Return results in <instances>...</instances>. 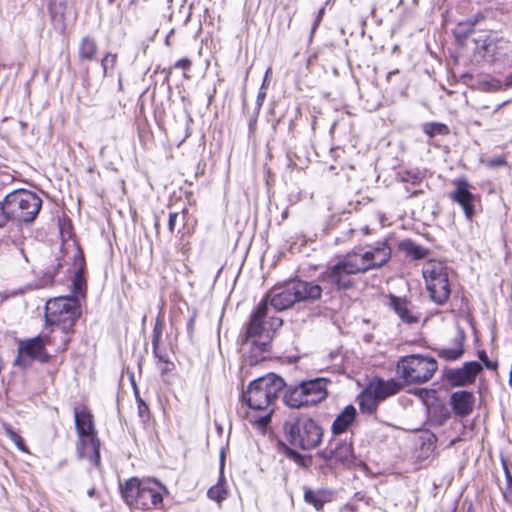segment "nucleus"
<instances>
[{"mask_svg":"<svg viewBox=\"0 0 512 512\" xmlns=\"http://www.w3.org/2000/svg\"><path fill=\"white\" fill-rule=\"evenodd\" d=\"M390 258L391 248L386 241L377 242L367 249L357 248L347 253L335 264L328 266L319 275V280L325 284V289L349 290L356 284L355 275L380 268Z\"/></svg>","mask_w":512,"mask_h":512,"instance_id":"f257e3e1","label":"nucleus"},{"mask_svg":"<svg viewBox=\"0 0 512 512\" xmlns=\"http://www.w3.org/2000/svg\"><path fill=\"white\" fill-rule=\"evenodd\" d=\"M266 303H259L252 312L243 332L239 335V343L244 353V358L253 366L266 359L269 353L273 332L282 325L280 318H273L268 324Z\"/></svg>","mask_w":512,"mask_h":512,"instance_id":"f03ea898","label":"nucleus"},{"mask_svg":"<svg viewBox=\"0 0 512 512\" xmlns=\"http://www.w3.org/2000/svg\"><path fill=\"white\" fill-rule=\"evenodd\" d=\"M284 380L274 373H269L252 381L242 394V401L253 410L264 411L256 423L266 427L271 421L273 406L279 393L284 389Z\"/></svg>","mask_w":512,"mask_h":512,"instance_id":"7ed1b4c3","label":"nucleus"},{"mask_svg":"<svg viewBox=\"0 0 512 512\" xmlns=\"http://www.w3.org/2000/svg\"><path fill=\"white\" fill-rule=\"evenodd\" d=\"M81 315L78 300L71 296H62L47 301L45 306L46 324L52 326V334L61 333L57 350H66L70 342L69 334L73 332L75 322Z\"/></svg>","mask_w":512,"mask_h":512,"instance_id":"20e7f679","label":"nucleus"},{"mask_svg":"<svg viewBox=\"0 0 512 512\" xmlns=\"http://www.w3.org/2000/svg\"><path fill=\"white\" fill-rule=\"evenodd\" d=\"M284 388L283 402L294 409L316 405L328 395L327 380L324 378L303 381L298 385H285Z\"/></svg>","mask_w":512,"mask_h":512,"instance_id":"39448f33","label":"nucleus"},{"mask_svg":"<svg viewBox=\"0 0 512 512\" xmlns=\"http://www.w3.org/2000/svg\"><path fill=\"white\" fill-rule=\"evenodd\" d=\"M74 420L78 435V456L98 466L100 463V441L94 428L93 416L87 410L75 409Z\"/></svg>","mask_w":512,"mask_h":512,"instance_id":"423d86ee","label":"nucleus"},{"mask_svg":"<svg viewBox=\"0 0 512 512\" xmlns=\"http://www.w3.org/2000/svg\"><path fill=\"white\" fill-rule=\"evenodd\" d=\"M284 430L289 443L302 450L316 448L322 441L323 430L312 418L299 417L287 421Z\"/></svg>","mask_w":512,"mask_h":512,"instance_id":"0eeeda50","label":"nucleus"},{"mask_svg":"<svg viewBox=\"0 0 512 512\" xmlns=\"http://www.w3.org/2000/svg\"><path fill=\"white\" fill-rule=\"evenodd\" d=\"M8 220L17 222H32L39 213L42 200L34 192L15 190L4 199Z\"/></svg>","mask_w":512,"mask_h":512,"instance_id":"6e6552de","label":"nucleus"},{"mask_svg":"<svg viewBox=\"0 0 512 512\" xmlns=\"http://www.w3.org/2000/svg\"><path fill=\"white\" fill-rule=\"evenodd\" d=\"M422 274L431 300L437 305L446 303L451 293L446 264L439 260H429L424 264Z\"/></svg>","mask_w":512,"mask_h":512,"instance_id":"1a4fd4ad","label":"nucleus"},{"mask_svg":"<svg viewBox=\"0 0 512 512\" xmlns=\"http://www.w3.org/2000/svg\"><path fill=\"white\" fill-rule=\"evenodd\" d=\"M438 369L434 358L421 355L402 357L397 363V373L406 383H424L430 380Z\"/></svg>","mask_w":512,"mask_h":512,"instance_id":"9d476101","label":"nucleus"},{"mask_svg":"<svg viewBox=\"0 0 512 512\" xmlns=\"http://www.w3.org/2000/svg\"><path fill=\"white\" fill-rule=\"evenodd\" d=\"M318 455L325 461L350 466L355 461L352 439L332 437Z\"/></svg>","mask_w":512,"mask_h":512,"instance_id":"9b49d317","label":"nucleus"},{"mask_svg":"<svg viewBox=\"0 0 512 512\" xmlns=\"http://www.w3.org/2000/svg\"><path fill=\"white\" fill-rule=\"evenodd\" d=\"M297 302L292 280L272 287L260 303H266V310L270 304L275 310L289 309Z\"/></svg>","mask_w":512,"mask_h":512,"instance_id":"f8f14e48","label":"nucleus"},{"mask_svg":"<svg viewBox=\"0 0 512 512\" xmlns=\"http://www.w3.org/2000/svg\"><path fill=\"white\" fill-rule=\"evenodd\" d=\"M51 344L55 345L57 348L59 341H56L55 336L41 334L36 337L21 341L19 344V349L22 353L33 359H37L41 362H47L50 356L46 352L45 347Z\"/></svg>","mask_w":512,"mask_h":512,"instance_id":"ddd939ff","label":"nucleus"},{"mask_svg":"<svg viewBox=\"0 0 512 512\" xmlns=\"http://www.w3.org/2000/svg\"><path fill=\"white\" fill-rule=\"evenodd\" d=\"M453 185L455 186L454 191L449 194V198L458 203L468 220H472L475 210H474V202L476 200V196L470 191V184L466 178H457L453 181Z\"/></svg>","mask_w":512,"mask_h":512,"instance_id":"4468645a","label":"nucleus"},{"mask_svg":"<svg viewBox=\"0 0 512 512\" xmlns=\"http://www.w3.org/2000/svg\"><path fill=\"white\" fill-rule=\"evenodd\" d=\"M481 370L478 362L471 361L464 363L461 368L449 370L446 377L452 386H465L473 383Z\"/></svg>","mask_w":512,"mask_h":512,"instance_id":"2eb2a0df","label":"nucleus"},{"mask_svg":"<svg viewBox=\"0 0 512 512\" xmlns=\"http://www.w3.org/2000/svg\"><path fill=\"white\" fill-rule=\"evenodd\" d=\"M292 283L297 302H314L322 296L323 288L313 281L294 279Z\"/></svg>","mask_w":512,"mask_h":512,"instance_id":"dca6fc26","label":"nucleus"},{"mask_svg":"<svg viewBox=\"0 0 512 512\" xmlns=\"http://www.w3.org/2000/svg\"><path fill=\"white\" fill-rule=\"evenodd\" d=\"M162 486L158 482H146L143 485L136 506H141L143 509L156 507L162 503L163 498L160 490Z\"/></svg>","mask_w":512,"mask_h":512,"instance_id":"f3484780","label":"nucleus"},{"mask_svg":"<svg viewBox=\"0 0 512 512\" xmlns=\"http://www.w3.org/2000/svg\"><path fill=\"white\" fill-rule=\"evenodd\" d=\"M450 402L455 414L463 417L472 412L475 397L469 391H456L451 395Z\"/></svg>","mask_w":512,"mask_h":512,"instance_id":"a211bd4d","label":"nucleus"},{"mask_svg":"<svg viewBox=\"0 0 512 512\" xmlns=\"http://www.w3.org/2000/svg\"><path fill=\"white\" fill-rule=\"evenodd\" d=\"M465 335L459 331L449 346L436 348L435 351L439 358L446 361H455L464 354Z\"/></svg>","mask_w":512,"mask_h":512,"instance_id":"6ab92c4d","label":"nucleus"},{"mask_svg":"<svg viewBox=\"0 0 512 512\" xmlns=\"http://www.w3.org/2000/svg\"><path fill=\"white\" fill-rule=\"evenodd\" d=\"M390 305L393 307L403 322L407 324H413L419 321L420 314L414 311L410 302H408L406 299L391 295Z\"/></svg>","mask_w":512,"mask_h":512,"instance_id":"aec40b11","label":"nucleus"},{"mask_svg":"<svg viewBox=\"0 0 512 512\" xmlns=\"http://www.w3.org/2000/svg\"><path fill=\"white\" fill-rule=\"evenodd\" d=\"M357 411L353 405L346 406L332 423L331 431L333 437L345 433L356 419Z\"/></svg>","mask_w":512,"mask_h":512,"instance_id":"412c9836","label":"nucleus"},{"mask_svg":"<svg viewBox=\"0 0 512 512\" xmlns=\"http://www.w3.org/2000/svg\"><path fill=\"white\" fill-rule=\"evenodd\" d=\"M368 387L379 401H383L387 397L398 393L402 385L393 379L387 381L375 379L368 384Z\"/></svg>","mask_w":512,"mask_h":512,"instance_id":"4be33fe9","label":"nucleus"},{"mask_svg":"<svg viewBox=\"0 0 512 512\" xmlns=\"http://www.w3.org/2000/svg\"><path fill=\"white\" fill-rule=\"evenodd\" d=\"M477 53L488 62H492L499 54L498 41L494 38L488 37L484 40H475Z\"/></svg>","mask_w":512,"mask_h":512,"instance_id":"5701e85b","label":"nucleus"},{"mask_svg":"<svg viewBox=\"0 0 512 512\" xmlns=\"http://www.w3.org/2000/svg\"><path fill=\"white\" fill-rule=\"evenodd\" d=\"M143 485L137 478H131L121 487L122 497L128 505H136Z\"/></svg>","mask_w":512,"mask_h":512,"instance_id":"b1692460","label":"nucleus"},{"mask_svg":"<svg viewBox=\"0 0 512 512\" xmlns=\"http://www.w3.org/2000/svg\"><path fill=\"white\" fill-rule=\"evenodd\" d=\"M330 499L331 493L327 490L306 489L304 493V500L316 510H321Z\"/></svg>","mask_w":512,"mask_h":512,"instance_id":"393cba45","label":"nucleus"},{"mask_svg":"<svg viewBox=\"0 0 512 512\" xmlns=\"http://www.w3.org/2000/svg\"><path fill=\"white\" fill-rule=\"evenodd\" d=\"M359 407L363 413L372 414L376 411L379 400L373 395L370 388L367 386L364 391L358 396Z\"/></svg>","mask_w":512,"mask_h":512,"instance_id":"a878e982","label":"nucleus"},{"mask_svg":"<svg viewBox=\"0 0 512 512\" xmlns=\"http://www.w3.org/2000/svg\"><path fill=\"white\" fill-rule=\"evenodd\" d=\"M97 50H98V47H97V43H96L95 39H93L89 36H85L81 39L80 44H79V48H78L79 58L81 60L92 61L96 57Z\"/></svg>","mask_w":512,"mask_h":512,"instance_id":"bb28decb","label":"nucleus"},{"mask_svg":"<svg viewBox=\"0 0 512 512\" xmlns=\"http://www.w3.org/2000/svg\"><path fill=\"white\" fill-rule=\"evenodd\" d=\"M399 248L406 255L415 260L423 259L427 256L428 250L420 245H417L412 240H404L400 243Z\"/></svg>","mask_w":512,"mask_h":512,"instance_id":"cd10ccee","label":"nucleus"},{"mask_svg":"<svg viewBox=\"0 0 512 512\" xmlns=\"http://www.w3.org/2000/svg\"><path fill=\"white\" fill-rule=\"evenodd\" d=\"M502 466L505 474L503 482H499V488L502 492L503 499L506 503L512 504V474L509 470L508 463L502 459Z\"/></svg>","mask_w":512,"mask_h":512,"instance_id":"c85d7f7f","label":"nucleus"},{"mask_svg":"<svg viewBox=\"0 0 512 512\" xmlns=\"http://www.w3.org/2000/svg\"><path fill=\"white\" fill-rule=\"evenodd\" d=\"M423 131L426 135L432 138L436 135H447L449 133V128L445 124L431 122L424 124Z\"/></svg>","mask_w":512,"mask_h":512,"instance_id":"c756f323","label":"nucleus"},{"mask_svg":"<svg viewBox=\"0 0 512 512\" xmlns=\"http://www.w3.org/2000/svg\"><path fill=\"white\" fill-rule=\"evenodd\" d=\"M4 431L8 438L16 445L21 451H27L23 438L16 433L8 424H4Z\"/></svg>","mask_w":512,"mask_h":512,"instance_id":"7c9ffc66","label":"nucleus"},{"mask_svg":"<svg viewBox=\"0 0 512 512\" xmlns=\"http://www.w3.org/2000/svg\"><path fill=\"white\" fill-rule=\"evenodd\" d=\"M117 62V54L107 53L101 60L104 76L111 74Z\"/></svg>","mask_w":512,"mask_h":512,"instance_id":"2f4dec72","label":"nucleus"},{"mask_svg":"<svg viewBox=\"0 0 512 512\" xmlns=\"http://www.w3.org/2000/svg\"><path fill=\"white\" fill-rule=\"evenodd\" d=\"M49 10L53 19L59 18L60 21H64V14L66 10V4L64 2H51Z\"/></svg>","mask_w":512,"mask_h":512,"instance_id":"473e14b6","label":"nucleus"},{"mask_svg":"<svg viewBox=\"0 0 512 512\" xmlns=\"http://www.w3.org/2000/svg\"><path fill=\"white\" fill-rule=\"evenodd\" d=\"M85 285H86V282H85L82 271L81 270L76 271L74 274V277H73V281H72L73 293L76 295L83 294V292L85 290Z\"/></svg>","mask_w":512,"mask_h":512,"instance_id":"72a5a7b5","label":"nucleus"},{"mask_svg":"<svg viewBox=\"0 0 512 512\" xmlns=\"http://www.w3.org/2000/svg\"><path fill=\"white\" fill-rule=\"evenodd\" d=\"M135 396L138 404V415L143 422H146L150 418L148 405L139 396L137 389L135 388Z\"/></svg>","mask_w":512,"mask_h":512,"instance_id":"f704fd0d","label":"nucleus"},{"mask_svg":"<svg viewBox=\"0 0 512 512\" xmlns=\"http://www.w3.org/2000/svg\"><path fill=\"white\" fill-rule=\"evenodd\" d=\"M225 493L223 485L218 483L208 490L207 495L212 500L221 501L225 498Z\"/></svg>","mask_w":512,"mask_h":512,"instance_id":"c9c22d12","label":"nucleus"},{"mask_svg":"<svg viewBox=\"0 0 512 512\" xmlns=\"http://www.w3.org/2000/svg\"><path fill=\"white\" fill-rule=\"evenodd\" d=\"M163 333V325L159 319H157L152 333V347L159 345Z\"/></svg>","mask_w":512,"mask_h":512,"instance_id":"e433bc0d","label":"nucleus"},{"mask_svg":"<svg viewBox=\"0 0 512 512\" xmlns=\"http://www.w3.org/2000/svg\"><path fill=\"white\" fill-rule=\"evenodd\" d=\"M479 358L480 360L483 362V364L485 365V367L487 369H496L497 368V363H492L489 359H488V356L486 354L485 351H480L479 352Z\"/></svg>","mask_w":512,"mask_h":512,"instance_id":"4c0bfd02","label":"nucleus"},{"mask_svg":"<svg viewBox=\"0 0 512 512\" xmlns=\"http://www.w3.org/2000/svg\"><path fill=\"white\" fill-rule=\"evenodd\" d=\"M8 221L5 203L0 202V228L4 227Z\"/></svg>","mask_w":512,"mask_h":512,"instance_id":"58836bf2","label":"nucleus"},{"mask_svg":"<svg viewBox=\"0 0 512 512\" xmlns=\"http://www.w3.org/2000/svg\"><path fill=\"white\" fill-rule=\"evenodd\" d=\"M488 165L491 167H502L506 165V160L503 157H496L489 160Z\"/></svg>","mask_w":512,"mask_h":512,"instance_id":"ea45409f","label":"nucleus"},{"mask_svg":"<svg viewBox=\"0 0 512 512\" xmlns=\"http://www.w3.org/2000/svg\"><path fill=\"white\" fill-rule=\"evenodd\" d=\"M192 62L189 59H180L175 63L176 68L188 70L191 67Z\"/></svg>","mask_w":512,"mask_h":512,"instance_id":"a19ab883","label":"nucleus"},{"mask_svg":"<svg viewBox=\"0 0 512 512\" xmlns=\"http://www.w3.org/2000/svg\"><path fill=\"white\" fill-rule=\"evenodd\" d=\"M178 216L179 215L177 212H171L169 214L168 228H169L170 232L174 231L176 220H177Z\"/></svg>","mask_w":512,"mask_h":512,"instance_id":"79ce46f5","label":"nucleus"},{"mask_svg":"<svg viewBox=\"0 0 512 512\" xmlns=\"http://www.w3.org/2000/svg\"><path fill=\"white\" fill-rule=\"evenodd\" d=\"M287 455L292 458L295 462L300 463L303 461L302 455H300L298 452L293 450H288Z\"/></svg>","mask_w":512,"mask_h":512,"instance_id":"37998d69","label":"nucleus"},{"mask_svg":"<svg viewBox=\"0 0 512 512\" xmlns=\"http://www.w3.org/2000/svg\"><path fill=\"white\" fill-rule=\"evenodd\" d=\"M153 348V354L156 358H158L160 361L167 362V359L165 358V355L160 351L159 345Z\"/></svg>","mask_w":512,"mask_h":512,"instance_id":"c03bdc74","label":"nucleus"},{"mask_svg":"<svg viewBox=\"0 0 512 512\" xmlns=\"http://www.w3.org/2000/svg\"><path fill=\"white\" fill-rule=\"evenodd\" d=\"M324 14V8L320 9L319 12H318V15H317V18L314 22V25L312 27V32L315 31V29L317 28V26L319 25L320 21L322 20V16Z\"/></svg>","mask_w":512,"mask_h":512,"instance_id":"a18cd8bd","label":"nucleus"},{"mask_svg":"<svg viewBox=\"0 0 512 512\" xmlns=\"http://www.w3.org/2000/svg\"><path fill=\"white\" fill-rule=\"evenodd\" d=\"M265 92L260 91L257 95V108L260 109L265 98Z\"/></svg>","mask_w":512,"mask_h":512,"instance_id":"49530a36","label":"nucleus"},{"mask_svg":"<svg viewBox=\"0 0 512 512\" xmlns=\"http://www.w3.org/2000/svg\"><path fill=\"white\" fill-rule=\"evenodd\" d=\"M271 72H272V69H271V67H269V68L266 70L265 78H264V81H263V84H262L261 90L264 88V85H265L266 79H267L268 75H269V74H271Z\"/></svg>","mask_w":512,"mask_h":512,"instance_id":"de8ad7c7","label":"nucleus"},{"mask_svg":"<svg viewBox=\"0 0 512 512\" xmlns=\"http://www.w3.org/2000/svg\"><path fill=\"white\" fill-rule=\"evenodd\" d=\"M187 328H188V331L192 332L193 328H194V320L193 319H190L188 324H187Z\"/></svg>","mask_w":512,"mask_h":512,"instance_id":"09e8293b","label":"nucleus"},{"mask_svg":"<svg viewBox=\"0 0 512 512\" xmlns=\"http://www.w3.org/2000/svg\"><path fill=\"white\" fill-rule=\"evenodd\" d=\"M87 494H88V496H89V497H93V496H94V494H95V488H91V489H89V490H88V492H87Z\"/></svg>","mask_w":512,"mask_h":512,"instance_id":"8fccbe9b","label":"nucleus"},{"mask_svg":"<svg viewBox=\"0 0 512 512\" xmlns=\"http://www.w3.org/2000/svg\"><path fill=\"white\" fill-rule=\"evenodd\" d=\"M154 226H155L156 232L158 233V232H159V220H158V218H157V217H156V220H155Z\"/></svg>","mask_w":512,"mask_h":512,"instance_id":"3c124183","label":"nucleus"},{"mask_svg":"<svg viewBox=\"0 0 512 512\" xmlns=\"http://www.w3.org/2000/svg\"><path fill=\"white\" fill-rule=\"evenodd\" d=\"M461 27H462V25H459V28H458V31H457V35L458 36L463 34V32L461 30Z\"/></svg>","mask_w":512,"mask_h":512,"instance_id":"603ef678","label":"nucleus"},{"mask_svg":"<svg viewBox=\"0 0 512 512\" xmlns=\"http://www.w3.org/2000/svg\"><path fill=\"white\" fill-rule=\"evenodd\" d=\"M104 150H105V147H102L101 150H100V155L103 156L104 155Z\"/></svg>","mask_w":512,"mask_h":512,"instance_id":"864d4df0","label":"nucleus"},{"mask_svg":"<svg viewBox=\"0 0 512 512\" xmlns=\"http://www.w3.org/2000/svg\"><path fill=\"white\" fill-rule=\"evenodd\" d=\"M394 72H389L388 75H387V79L389 80V78L391 77V75L393 74Z\"/></svg>","mask_w":512,"mask_h":512,"instance_id":"5fc2aeb1","label":"nucleus"},{"mask_svg":"<svg viewBox=\"0 0 512 512\" xmlns=\"http://www.w3.org/2000/svg\"><path fill=\"white\" fill-rule=\"evenodd\" d=\"M417 177H413L412 183H416Z\"/></svg>","mask_w":512,"mask_h":512,"instance_id":"6e6d98bb","label":"nucleus"}]
</instances>
